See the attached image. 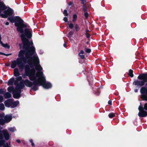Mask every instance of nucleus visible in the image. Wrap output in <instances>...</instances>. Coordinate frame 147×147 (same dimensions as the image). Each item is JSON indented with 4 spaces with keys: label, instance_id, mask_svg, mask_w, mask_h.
<instances>
[{
    "label": "nucleus",
    "instance_id": "1",
    "mask_svg": "<svg viewBox=\"0 0 147 147\" xmlns=\"http://www.w3.org/2000/svg\"><path fill=\"white\" fill-rule=\"evenodd\" d=\"M7 20L12 23H14L15 26L17 27V30L19 32L22 34L20 36L21 40L23 42V49L24 50H22L20 51L19 54V57H22L24 56V54L26 53L27 50H30L31 47L30 45H32L33 43L30 42L27 39L25 35L24 34V28L27 27V25L26 23L24 24V20L19 16H15L8 17Z\"/></svg>",
    "mask_w": 147,
    "mask_h": 147
},
{
    "label": "nucleus",
    "instance_id": "2",
    "mask_svg": "<svg viewBox=\"0 0 147 147\" xmlns=\"http://www.w3.org/2000/svg\"><path fill=\"white\" fill-rule=\"evenodd\" d=\"M25 53V56L22 57L18 58V63H20L21 65L20 67H22L23 69L24 68L25 69L26 65L25 63H28L30 67L31 68L33 67L34 66H35V63L34 62V59H36L37 60V63H39V61L38 57L35 56L32 57V56L35 51L34 47L33 46H31L30 50H27Z\"/></svg>",
    "mask_w": 147,
    "mask_h": 147
},
{
    "label": "nucleus",
    "instance_id": "3",
    "mask_svg": "<svg viewBox=\"0 0 147 147\" xmlns=\"http://www.w3.org/2000/svg\"><path fill=\"white\" fill-rule=\"evenodd\" d=\"M139 80H136L133 82L136 86L141 87L144 86L146 83H147V73H144L140 74L137 77Z\"/></svg>",
    "mask_w": 147,
    "mask_h": 147
},
{
    "label": "nucleus",
    "instance_id": "4",
    "mask_svg": "<svg viewBox=\"0 0 147 147\" xmlns=\"http://www.w3.org/2000/svg\"><path fill=\"white\" fill-rule=\"evenodd\" d=\"M23 82L24 86L25 85L27 87H31L33 85L34 86L32 89L34 91H35L38 90V79L36 81H33V82L30 81L28 79L23 80Z\"/></svg>",
    "mask_w": 147,
    "mask_h": 147
},
{
    "label": "nucleus",
    "instance_id": "5",
    "mask_svg": "<svg viewBox=\"0 0 147 147\" xmlns=\"http://www.w3.org/2000/svg\"><path fill=\"white\" fill-rule=\"evenodd\" d=\"M30 67L29 65H26L25 71V74L26 76H28L29 79L31 81H34L38 79H36V74H32Z\"/></svg>",
    "mask_w": 147,
    "mask_h": 147
},
{
    "label": "nucleus",
    "instance_id": "6",
    "mask_svg": "<svg viewBox=\"0 0 147 147\" xmlns=\"http://www.w3.org/2000/svg\"><path fill=\"white\" fill-rule=\"evenodd\" d=\"M38 86H42L45 88L48 89L51 88L52 85L50 82L46 83V80L45 77H43L42 81H39L40 79H38Z\"/></svg>",
    "mask_w": 147,
    "mask_h": 147
},
{
    "label": "nucleus",
    "instance_id": "7",
    "mask_svg": "<svg viewBox=\"0 0 147 147\" xmlns=\"http://www.w3.org/2000/svg\"><path fill=\"white\" fill-rule=\"evenodd\" d=\"M145 86H147L146 87L143 86L140 88V92L141 94V98L143 100L147 101V83H146Z\"/></svg>",
    "mask_w": 147,
    "mask_h": 147
},
{
    "label": "nucleus",
    "instance_id": "8",
    "mask_svg": "<svg viewBox=\"0 0 147 147\" xmlns=\"http://www.w3.org/2000/svg\"><path fill=\"white\" fill-rule=\"evenodd\" d=\"M3 11L4 14L1 13L0 14L1 17L3 18H6L8 16H11L14 13L13 10L10 8H9Z\"/></svg>",
    "mask_w": 147,
    "mask_h": 147
},
{
    "label": "nucleus",
    "instance_id": "9",
    "mask_svg": "<svg viewBox=\"0 0 147 147\" xmlns=\"http://www.w3.org/2000/svg\"><path fill=\"white\" fill-rule=\"evenodd\" d=\"M17 65H18L19 69L20 70L22 71L23 70L22 67H21L20 66L21 65L20 63H18V58L16 60H14L11 61V67L13 69L16 67Z\"/></svg>",
    "mask_w": 147,
    "mask_h": 147
},
{
    "label": "nucleus",
    "instance_id": "10",
    "mask_svg": "<svg viewBox=\"0 0 147 147\" xmlns=\"http://www.w3.org/2000/svg\"><path fill=\"white\" fill-rule=\"evenodd\" d=\"M24 33L25 35L24 34L25 37L26 36L28 38L30 39L32 37V34L29 29L26 28L25 29Z\"/></svg>",
    "mask_w": 147,
    "mask_h": 147
},
{
    "label": "nucleus",
    "instance_id": "11",
    "mask_svg": "<svg viewBox=\"0 0 147 147\" xmlns=\"http://www.w3.org/2000/svg\"><path fill=\"white\" fill-rule=\"evenodd\" d=\"M2 133L3 137H4V139L6 140H8L10 138V136L8 131L5 130H3L2 131Z\"/></svg>",
    "mask_w": 147,
    "mask_h": 147
},
{
    "label": "nucleus",
    "instance_id": "12",
    "mask_svg": "<svg viewBox=\"0 0 147 147\" xmlns=\"http://www.w3.org/2000/svg\"><path fill=\"white\" fill-rule=\"evenodd\" d=\"M7 8V7L5 5L3 1H0V14L2 11L5 10Z\"/></svg>",
    "mask_w": 147,
    "mask_h": 147
},
{
    "label": "nucleus",
    "instance_id": "13",
    "mask_svg": "<svg viewBox=\"0 0 147 147\" xmlns=\"http://www.w3.org/2000/svg\"><path fill=\"white\" fill-rule=\"evenodd\" d=\"M36 76L37 77H38V79H39V81H42L43 77H45L43 76V73L42 71L37 72L36 73Z\"/></svg>",
    "mask_w": 147,
    "mask_h": 147
},
{
    "label": "nucleus",
    "instance_id": "14",
    "mask_svg": "<svg viewBox=\"0 0 147 147\" xmlns=\"http://www.w3.org/2000/svg\"><path fill=\"white\" fill-rule=\"evenodd\" d=\"M12 101V100L9 99L5 101L4 103L5 106L8 108L11 107Z\"/></svg>",
    "mask_w": 147,
    "mask_h": 147
},
{
    "label": "nucleus",
    "instance_id": "15",
    "mask_svg": "<svg viewBox=\"0 0 147 147\" xmlns=\"http://www.w3.org/2000/svg\"><path fill=\"white\" fill-rule=\"evenodd\" d=\"M138 115L140 117H145L147 116V112L144 110L142 111H140L138 113Z\"/></svg>",
    "mask_w": 147,
    "mask_h": 147
},
{
    "label": "nucleus",
    "instance_id": "16",
    "mask_svg": "<svg viewBox=\"0 0 147 147\" xmlns=\"http://www.w3.org/2000/svg\"><path fill=\"white\" fill-rule=\"evenodd\" d=\"M5 141L3 139V136L0 130V146H2L5 144Z\"/></svg>",
    "mask_w": 147,
    "mask_h": 147
},
{
    "label": "nucleus",
    "instance_id": "17",
    "mask_svg": "<svg viewBox=\"0 0 147 147\" xmlns=\"http://www.w3.org/2000/svg\"><path fill=\"white\" fill-rule=\"evenodd\" d=\"M12 117L11 116L6 115L4 117V119L5 123H7L10 122L12 119Z\"/></svg>",
    "mask_w": 147,
    "mask_h": 147
},
{
    "label": "nucleus",
    "instance_id": "18",
    "mask_svg": "<svg viewBox=\"0 0 147 147\" xmlns=\"http://www.w3.org/2000/svg\"><path fill=\"white\" fill-rule=\"evenodd\" d=\"M13 96V98L18 99L21 96V94L20 93L13 91L12 92Z\"/></svg>",
    "mask_w": 147,
    "mask_h": 147
},
{
    "label": "nucleus",
    "instance_id": "19",
    "mask_svg": "<svg viewBox=\"0 0 147 147\" xmlns=\"http://www.w3.org/2000/svg\"><path fill=\"white\" fill-rule=\"evenodd\" d=\"M34 60H36V62L34 61V62L35 63V65H36L35 66H36V70L38 71H42V67H41L40 65L38 64V65H37V66L36 65V64H39V63H37V60L36 59H34Z\"/></svg>",
    "mask_w": 147,
    "mask_h": 147
},
{
    "label": "nucleus",
    "instance_id": "20",
    "mask_svg": "<svg viewBox=\"0 0 147 147\" xmlns=\"http://www.w3.org/2000/svg\"><path fill=\"white\" fill-rule=\"evenodd\" d=\"M19 104V102L18 100H17L14 102L12 101L11 107L12 108H14L17 106Z\"/></svg>",
    "mask_w": 147,
    "mask_h": 147
},
{
    "label": "nucleus",
    "instance_id": "21",
    "mask_svg": "<svg viewBox=\"0 0 147 147\" xmlns=\"http://www.w3.org/2000/svg\"><path fill=\"white\" fill-rule=\"evenodd\" d=\"M17 86L21 88V89H23L25 86L23 80L21 81Z\"/></svg>",
    "mask_w": 147,
    "mask_h": 147
},
{
    "label": "nucleus",
    "instance_id": "22",
    "mask_svg": "<svg viewBox=\"0 0 147 147\" xmlns=\"http://www.w3.org/2000/svg\"><path fill=\"white\" fill-rule=\"evenodd\" d=\"M14 75L16 77H17L20 75L18 69L17 68H15L14 70Z\"/></svg>",
    "mask_w": 147,
    "mask_h": 147
},
{
    "label": "nucleus",
    "instance_id": "23",
    "mask_svg": "<svg viewBox=\"0 0 147 147\" xmlns=\"http://www.w3.org/2000/svg\"><path fill=\"white\" fill-rule=\"evenodd\" d=\"M14 80L15 79L14 78L10 79L8 82L7 85L9 86L13 85Z\"/></svg>",
    "mask_w": 147,
    "mask_h": 147
},
{
    "label": "nucleus",
    "instance_id": "24",
    "mask_svg": "<svg viewBox=\"0 0 147 147\" xmlns=\"http://www.w3.org/2000/svg\"><path fill=\"white\" fill-rule=\"evenodd\" d=\"M4 96L5 98H11V94L9 92H6L4 94Z\"/></svg>",
    "mask_w": 147,
    "mask_h": 147
},
{
    "label": "nucleus",
    "instance_id": "25",
    "mask_svg": "<svg viewBox=\"0 0 147 147\" xmlns=\"http://www.w3.org/2000/svg\"><path fill=\"white\" fill-rule=\"evenodd\" d=\"M133 71L131 69H130L129 71V73L128 74V75L131 78H133L134 76V75L133 74Z\"/></svg>",
    "mask_w": 147,
    "mask_h": 147
},
{
    "label": "nucleus",
    "instance_id": "26",
    "mask_svg": "<svg viewBox=\"0 0 147 147\" xmlns=\"http://www.w3.org/2000/svg\"><path fill=\"white\" fill-rule=\"evenodd\" d=\"M21 88L18 87L16 86V87L15 89H14V90L13 91L15 92H17L18 93H21Z\"/></svg>",
    "mask_w": 147,
    "mask_h": 147
},
{
    "label": "nucleus",
    "instance_id": "27",
    "mask_svg": "<svg viewBox=\"0 0 147 147\" xmlns=\"http://www.w3.org/2000/svg\"><path fill=\"white\" fill-rule=\"evenodd\" d=\"M7 90L10 92H13L14 90V88L13 86H9L8 87Z\"/></svg>",
    "mask_w": 147,
    "mask_h": 147
},
{
    "label": "nucleus",
    "instance_id": "28",
    "mask_svg": "<svg viewBox=\"0 0 147 147\" xmlns=\"http://www.w3.org/2000/svg\"><path fill=\"white\" fill-rule=\"evenodd\" d=\"M115 116V114L113 113H111L109 114L108 116L110 118H112Z\"/></svg>",
    "mask_w": 147,
    "mask_h": 147
},
{
    "label": "nucleus",
    "instance_id": "29",
    "mask_svg": "<svg viewBox=\"0 0 147 147\" xmlns=\"http://www.w3.org/2000/svg\"><path fill=\"white\" fill-rule=\"evenodd\" d=\"M77 18V15L76 14H74L73 16V21L75 22L76 21Z\"/></svg>",
    "mask_w": 147,
    "mask_h": 147
},
{
    "label": "nucleus",
    "instance_id": "30",
    "mask_svg": "<svg viewBox=\"0 0 147 147\" xmlns=\"http://www.w3.org/2000/svg\"><path fill=\"white\" fill-rule=\"evenodd\" d=\"M75 29L76 31V32H78L80 30V27L78 25L76 24L75 26Z\"/></svg>",
    "mask_w": 147,
    "mask_h": 147
},
{
    "label": "nucleus",
    "instance_id": "31",
    "mask_svg": "<svg viewBox=\"0 0 147 147\" xmlns=\"http://www.w3.org/2000/svg\"><path fill=\"white\" fill-rule=\"evenodd\" d=\"M5 123V119H0V125H3Z\"/></svg>",
    "mask_w": 147,
    "mask_h": 147
},
{
    "label": "nucleus",
    "instance_id": "32",
    "mask_svg": "<svg viewBox=\"0 0 147 147\" xmlns=\"http://www.w3.org/2000/svg\"><path fill=\"white\" fill-rule=\"evenodd\" d=\"M63 13L64 14V15L65 16H69V14L67 13V10H66V9L64 10L63 12Z\"/></svg>",
    "mask_w": 147,
    "mask_h": 147
},
{
    "label": "nucleus",
    "instance_id": "33",
    "mask_svg": "<svg viewBox=\"0 0 147 147\" xmlns=\"http://www.w3.org/2000/svg\"><path fill=\"white\" fill-rule=\"evenodd\" d=\"M83 4V10L84 12H86L87 10V8L86 7V3H84Z\"/></svg>",
    "mask_w": 147,
    "mask_h": 147
},
{
    "label": "nucleus",
    "instance_id": "34",
    "mask_svg": "<svg viewBox=\"0 0 147 147\" xmlns=\"http://www.w3.org/2000/svg\"><path fill=\"white\" fill-rule=\"evenodd\" d=\"M5 109V107L3 103L0 104V110L3 111Z\"/></svg>",
    "mask_w": 147,
    "mask_h": 147
},
{
    "label": "nucleus",
    "instance_id": "35",
    "mask_svg": "<svg viewBox=\"0 0 147 147\" xmlns=\"http://www.w3.org/2000/svg\"><path fill=\"white\" fill-rule=\"evenodd\" d=\"M2 46L3 47H5V48H7L8 49H9L10 47V46L7 43H6L5 44H4Z\"/></svg>",
    "mask_w": 147,
    "mask_h": 147
},
{
    "label": "nucleus",
    "instance_id": "36",
    "mask_svg": "<svg viewBox=\"0 0 147 147\" xmlns=\"http://www.w3.org/2000/svg\"><path fill=\"white\" fill-rule=\"evenodd\" d=\"M85 51L87 53H89L91 52V49H90L87 48L86 47Z\"/></svg>",
    "mask_w": 147,
    "mask_h": 147
},
{
    "label": "nucleus",
    "instance_id": "37",
    "mask_svg": "<svg viewBox=\"0 0 147 147\" xmlns=\"http://www.w3.org/2000/svg\"><path fill=\"white\" fill-rule=\"evenodd\" d=\"M74 34V32L72 31H70L68 34V37H71Z\"/></svg>",
    "mask_w": 147,
    "mask_h": 147
},
{
    "label": "nucleus",
    "instance_id": "38",
    "mask_svg": "<svg viewBox=\"0 0 147 147\" xmlns=\"http://www.w3.org/2000/svg\"><path fill=\"white\" fill-rule=\"evenodd\" d=\"M138 110L139 111V112H140V111H144V107H143V106H142L141 105L139 106L138 108Z\"/></svg>",
    "mask_w": 147,
    "mask_h": 147
},
{
    "label": "nucleus",
    "instance_id": "39",
    "mask_svg": "<svg viewBox=\"0 0 147 147\" xmlns=\"http://www.w3.org/2000/svg\"><path fill=\"white\" fill-rule=\"evenodd\" d=\"M30 142L31 143V146L32 147H34L35 146V144L33 142V140L32 139L30 140Z\"/></svg>",
    "mask_w": 147,
    "mask_h": 147
},
{
    "label": "nucleus",
    "instance_id": "40",
    "mask_svg": "<svg viewBox=\"0 0 147 147\" xmlns=\"http://www.w3.org/2000/svg\"><path fill=\"white\" fill-rule=\"evenodd\" d=\"M16 79L18 80V81H20L21 80L22 81V77L21 76H19L18 77H17L16 78Z\"/></svg>",
    "mask_w": 147,
    "mask_h": 147
},
{
    "label": "nucleus",
    "instance_id": "41",
    "mask_svg": "<svg viewBox=\"0 0 147 147\" xmlns=\"http://www.w3.org/2000/svg\"><path fill=\"white\" fill-rule=\"evenodd\" d=\"M68 25H69V28L71 29H72L74 27L73 24L72 23L69 24H68Z\"/></svg>",
    "mask_w": 147,
    "mask_h": 147
},
{
    "label": "nucleus",
    "instance_id": "42",
    "mask_svg": "<svg viewBox=\"0 0 147 147\" xmlns=\"http://www.w3.org/2000/svg\"><path fill=\"white\" fill-rule=\"evenodd\" d=\"M32 69H30L32 74H35V69L34 68V67H32Z\"/></svg>",
    "mask_w": 147,
    "mask_h": 147
},
{
    "label": "nucleus",
    "instance_id": "43",
    "mask_svg": "<svg viewBox=\"0 0 147 147\" xmlns=\"http://www.w3.org/2000/svg\"><path fill=\"white\" fill-rule=\"evenodd\" d=\"M85 34L86 36V37L87 38H90V35L89 33H86Z\"/></svg>",
    "mask_w": 147,
    "mask_h": 147
},
{
    "label": "nucleus",
    "instance_id": "44",
    "mask_svg": "<svg viewBox=\"0 0 147 147\" xmlns=\"http://www.w3.org/2000/svg\"><path fill=\"white\" fill-rule=\"evenodd\" d=\"M19 82V81H18V80H17V79H16L15 80H14V85H15L17 86V85L19 84H18V82Z\"/></svg>",
    "mask_w": 147,
    "mask_h": 147
},
{
    "label": "nucleus",
    "instance_id": "45",
    "mask_svg": "<svg viewBox=\"0 0 147 147\" xmlns=\"http://www.w3.org/2000/svg\"><path fill=\"white\" fill-rule=\"evenodd\" d=\"M84 16L85 18H87L88 17V14L87 12H85L84 13Z\"/></svg>",
    "mask_w": 147,
    "mask_h": 147
},
{
    "label": "nucleus",
    "instance_id": "46",
    "mask_svg": "<svg viewBox=\"0 0 147 147\" xmlns=\"http://www.w3.org/2000/svg\"><path fill=\"white\" fill-rule=\"evenodd\" d=\"M144 109L145 111H147V103H146L144 105Z\"/></svg>",
    "mask_w": 147,
    "mask_h": 147
},
{
    "label": "nucleus",
    "instance_id": "47",
    "mask_svg": "<svg viewBox=\"0 0 147 147\" xmlns=\"http://www.w3.org/2000/svg\"><path fill=\"white\" fill-rule=\"evenodd\" d=\"M9 131H10L12 132H13L15 131L14 129L13 128V127L10 128L9 129Z\"/></svg>",
    "mask_w": 147,
    "mask_h": 147
},
{
    "label": "nucleus",
    "instance_id": "48",
    "mask_svg": "<svg viewBox=\"0 0 147 147\" xmlns=\"http://www.w3.org/2000/svg\"><path fill=\"white\" fill-rule=\"evenodd\" d=\"M79 56L80 57V58L82 59H83L85 58V56L84 55H79Z\"/></svg>",
    "mask_w": 147,
    "mask_h": 147
},
{
    "label": "nucleus",
    "instance_id": "49",
    "mask_svg": "<svg viewBox=\"0 0 147 147\" xmlns=\"http://www.w3.org/2000/svg\"><path fill=\"white\" fill-rule=\"evenodd\" d=\"M63 20L65 22H67L68 21V19L67 17H65L63 19Z\"/></svg>",
    "mask_w": 147,
    "mask_h": 147
},
{
    "label": "nucleus",
    "instance_id": "50",
    "mask_svg": "<svg viewBox=\"0 0 147 147\" xmlns=\"http://www.w3.org/2000/svg\"><path fill=\"white\" fill-rule=\"evenodd\" d=\"M3 97L1 95H0V102H2L3 101Z\"/></svg>",
    "mask_w": 147,
    "mask_h": 147
},
{
    "label": "nucleus",
    "instance_id": "51",
    "mask_svg": "<svg viewBox=\"0 0 147 147\" xmlns=\"http://www.w3.org/2000/svg\"><path fill=\"white\" fill-rule=\"evenodd\" d=\"M4 93V91L3 90V89H0V94H3Z\"/></svg>",
    "mask_w": 147,
    "mask_h": 147
},
{
    "label": "nucleus",
    "instance_id": "52",
    "mask_svg": "<svg viewBox=\"0 0 147 147\" xmlns=\"http://www.w3.org/2000/svg\"><path fill=\"white\" fill-rule=\"evenodd\" d=\"M11 55V53H9V54H6L5 53H3V55L6 56H8L10 55Z\"/></svg>",
    "mask_w": 147,
    "mask_h": 147
},
{
    "label": "nucleus",
    "instance_id": "53",
    "mask_svg": "<svg viewBox=\"0 0 147 147\" xmlns=\"http://www.w3.org/2000/svg\"><path fill=\"white\" fill-rule=\"evenodd\" d=\"M84 52L83 50H81L80 53L78 54V55H80V54H84Z\"/></svg>",
    "mask_w": 147,
    "mask_h": 147
},
{
    "label": "nucleus",
    "instance_id": "54",
    "mask_svg": "<svg viewBox=\"0 0 147 147\" xmlns=\"http://www.w3.org/2000/svg\"><path fill=\"white\" fill-rule=\"evenodd\" d=\"M112 101L111 100H109L108 102V104L109 105H112Z\"/></svg>",
    "mask_w": 147,
    "mask_h": 147
},
{
    "label": "nucleus",
    "instance_id": "55",
    "mask_svg": "<svg viewBox=\"0 0 147 147\" xmlns=\"http://www.w3.org/2000/svg\"><path fill=\"white\" fill-rule=\"evenodd\" d=\"M82 1V4H84V3H85V2H86V0H80Z\"/></svg>",
    "mask_w": 147,
    "mask_h": 147
},
{
    "label": "nucleus",
    "instance_id": "56",
    "mask_svg": "<svg viewBox=\"0 0 147 147\" xmlns=\"http://www.w3.org/2000/svg\"><path fill=\"white\" fill-rule=\"evenodd\" d=\"M10 65V64L8 63H5V66H9Z\"/></svg>",
    "mask_w": 147,
    "mask_h": 147
},
{
    "label": "nucleus",
    "instance_id": "57",
    "mask_svg": "<svg viewBox=\"0 0 147 147\" xmlns=\"http://www.w3.org/2000/svg\"><path fill=\"white\" fill-rule=\"evenodd\" d=\"M16 142L19 143H20L21 142L20 141L19 139H17L16 140Z\"/></svg>",
    "mask_w": 147,
    "mask_h": 147
},
{
    "label": "nucleus",
    "instance_id": "58",
    "mask_svg": "<svg viewBox=\"0 0 147 147\" xmlns=\"http://www.w3.org/2000/svg\"><path fill=\"white\" fill-rule=\"evenodd\" d=\"M26 76L25 75V73H24V74H23L22 75V77L23 78H26Z\"/></svg>",
    "mask_w": 147,
    "mask_h": 147
},
{
    "label": "nucleus",
    "instance_id": "59",
    "mask_svg": "<svg viewBox=\"0 0 147 147\" xmlns=\"http://www.w3.org/2000/svg\"><path fill=\"white\" fill-rule=\"evenodd\" d=\"M73 4V3L71 2H69V3H68V5H69L70 6V5H71Z\"/></svg>",
    "mask_w": 147,
    "mask_h": 147
},
{
    "label": "nucleus",
    "instance_id": "60",
    "mask_svg": "<svg viewBox=\"0 0 147 147\" xmlns=\"http://www.w3.org/2000/svg\"><path fill=\"white\" fill-rule=\"evenodd\" d=\"M19 46H20V49H21L22 47V44L21 43H20L19 44Z\"/></svg>",
    "mask_w": 147,
    "mask_h": 147
},
{
    "label": "nucleus",
    "instance_id": "61",
    "mask_svg": "<svg viewBox=\"0 0 147 147\" xmlns=\"http://www.w3.org/2000/svg\"><path fill=\"white\" fill-rule=\"evenodd\" d=\"M9 22H6L5 23V24L6 25H9Z\"/></svg>",
    "mask_w": 147,
    "mask_h": 147
},
{
    "label": "nucleus",
    "instance_id": "62",
    "mask_svg": "<svg viewBox=\"0 0 147 147\" xmlns=\"http://www.w3.org/2000/svg\"><path fill=\"white\" fill-rule=\"evenodd\" d=\"M89 32V30L88 29H86V33H88Z\"/></svg>",
    "mask_w": 147,
    "mask_h": 147
},
{
    "label": "nucleus",
    "instance_id": "63",
    "mask_svg": "<svg viewBox=\"0 0 147 147\" xmlns=\"http://www.w3.org/2000/svg\"><path fill=\"white\" fill-rule=\"evenodd\" d=\"M63 46L65 47H66V43H65L64 44Z\"/></svg>",
    "mask_w": 147,
    "mask_h": 147
},
{
    "label": "nucleus",
    "instance_id": "64",
    "mask_svg": "<svg viewBox=\"0 0 147 147\" xmlns=\"http://www.w3.org/2000/svg\"><path fill=\"white\" fill-rule=\"evenodd\" d=\"M134 91L136 92H138V89H135L134 90Z\"/></svg>",
    "mask_w": 147,
    "mask_h": 147
}]
</instances>
